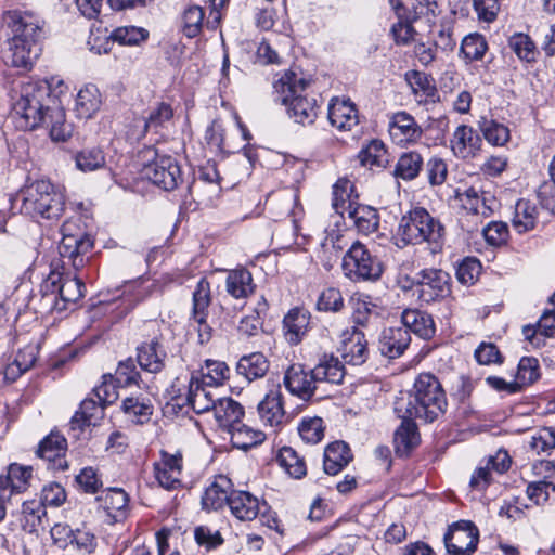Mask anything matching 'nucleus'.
<instances>
[{
	"label": "nucleus",
	"mask_w": 555,
	"mask_h": 555,
	"mask_svg": "<svg viewBox=\"0 0 555 555\" xmlns=\"http://www.w3.org/2000/svg\"><path fill=\"white\" fill-rule=\"evenodd\" d=\"M447 406L446 395L438 379L428 373L418 375L414 392L395 402V411L400 418H418L431 423Z\"/></svg>",
	"instance_id": "obj_1"
},
{
	"label": "nucleus",
	"mask_w": 555,
	"mask_h": 555,
	"mask_svg": "<svg viewBox=\"0 0 555 555\" xmlns=\"http://www.w3.org/2000/svg\"><path fill=\"white\" fill-rule=\"evenodd\" d=\"M345 376V367L338 358L324 356L311 370L301 364H292L284 374L283 384L288 392L302 401L310 400L318 383L340 384Z\"/></svg>",
	"instance_id": "obj_2"
},
{
	"label": "nucleus",
	"mask_w": 555,
	"mask_h": 555,
	"mask_svg": "<svg viewBox=\"0 0 555 555\" xmlns=\"http://www.w3.org/2000/svg\"><path fill=\"white\" fill-rule=\"evenodd\" d=\"M310 80L302 73L285 70L273 83L278 101L288 106L289 116L298 124L310 125L317 117V101L306 93Z\"/></svg>",
	"instance_id": "obj_3"
},
{
	"label": "nucleus",
	"mask_w": 555,
	"mask_h": 555,
	"mask_svg": "<svg viewBox=\"0 0 555 555\" xmlns=\"http://www.w3.org/2000/svg\"><path fill=\"white\" fill-rule=\"evenodd\" d=\"M56 103V98L51 94L50 86L47 82L24 85L18 99L13 104V111L18 116V127L24 130H33L47 124V116Z\"/></svg>",
	"instance_id": "obj_4"
},
{
	"label": "nucleus",
	"mask_w": 555,
	"mask_h": 555,
	"mask_svg": "<svg viewBox=\"0 0 555 555\" xmlns=\"http://www.w3.org/2000/svg\"><path fill=\"white\" fill-rule=\"evenodd\" d=\"M398 233L405 244L427 242L436 248L441 245L444 227L425 208L416 207L401 218Z\"/></svg>",
	"instance_id": "obj_5"
},
{
	"label": "nucleus",
	"mask_w": 555,
	"mask_h": 555,
	"mask_svg": "<svg viewBox=\"0 0 555 555\" xmlns=\"http://www.w3.org/2000/svg\"><path fill=\"white\" fill-rule=\"evenodd\" d=\"M142 160V177L153 184L171 191L182 181V173L178 162L169 155L159 154L154 147H146L139 153Z\"/></svg>",
	"instance_id": "obj_6"
},
{
	"label": "nucleus",
	"mask_w": 555,
	"mask_h": 555,
	"mask_svg": "<svg viewBox=\"0 0 555 555\" xmlns=\"http://www.w3.org/2000/svg\"><path fill=\"white\" fill-rule=\"evenodd\" d=\"M65 196L50 181L38 180L26 190L22 209L31 216L59 218L64 211Z\"/></svg>",
	"instance_id": "obj_7"
},
{
	"label": "nucleus",
	"mask_w": 555,
	"mask_h": 555,
	"mask_svg": "<svg viewBox=\"0 0 555 555\" xmlns=\"http://www.w3.org/2000/svg\"><path fill=\"white\" fill-rule=\"evenodd\" d=\"M41 293L46 306L62 312L83 296L85 284L76 276H63L57 272H51L41 284Z\"/></svg>",
	"instance_id": "obj_8"
},
{
	"label": "nucleus",
	"mask_w": 555,
	"mask_h": 555,
	"mask_svg": "<svg viewBox=\"0 0 555 555\" xmlns=\"http://www.w3.org/2000/svg\"><path fill=\"white\" fill-rule=\"evenodd\" d=\"M345 275L353 281H374L383 273L382 262L360 242H354L343 258Z\"/></svg>",
	"instance_id": "obj_9"
},
{
	"label": "nucleus",
	"mask_w": 555,
	"mask_h": 555,
	"mask_svg": "<svg viewBox=\"0 0 555 555\" xmlns=\"http://www.w3.org/2000/svg\"><path fill=\"white\" fill-rule=\"evenodd\" d=\"M462 207L465 210V215L462 217V227L467 232L477 231L486 218H489L492 214V207L489 203L490 199L485 194H479L474 188L465 190L463 193L457 195Z\"/></svg>",
	"instance_id": "obj_10"
},
{
	"label": "nucleus",
	"mask_w": 555,
	"mask_h": 555,
	"mask_svg": "<svg viewBox=\"0 0 555 555\" xmlns=\"http://www.w3.org/2000/svg\"><path fill=\"white\" fill-rule=\"evenodd\" d=\"M450 275L440 269H424L416 275L418 299L429 304L447 297L450 289Z\"/></svg>",
	"instance_id": "obj_11"
},
{
	"label": "nucleus",
	"mask_w": 555,
	"mask_h": 555,
	"mask_svg": "<svg viewBox=\"0 0 555 555\" xmlns=\"http://www.w3.org/2000/svg\"><path fill=\"white\" fill-rule=\"evenodd\" d=\"M479 532L472 521L453 524L444 534L447 552L451 555H472L478 544Z\"/></svg>",
	"instance_id": "obj_12"
},
{
	"label": "nucleus",
	"mask_w": 555,
	"mask_h": 555,
	"mask_svg": "<svg viewBox=\"0 0 555 555\" xmlns=\"http://www.w3.org/2000/svg\"><path fill=\"white\" fill-rule=\"evenodd\" d=\"M62 241L59 245V253L62 258H67L74 268L83 266V256L93 247V241L83 232L72 233V223L66 222L62 227Z\"/></svg>",
	"instance_id": "obj_13"
},
{
	"label": "nucleus",
	"mask_w": 555,
	"mask_h": 555,
	"mask_svg": "<svg viewBox=\"0 0 555 555\" xmlns=\"http://www.w3.org/2000/svg\"><path fill=\"white\" fill-rule=\"evenodd\" d=\"M7 18L12 35L24 39L26 43L33 41L39 46L44 35V21L40 16L28 11H12Z\"/></svg>",
	"instance_id": "obj_14"
},
{
	"label": "nucleus",
	"mask_w": 555,
	"mask_h": 555,
	"mask_svg": "<svg viewBox=\"0 0 555 555\" xmlns=\"http://www.w3.org/2000/svg\"><path fill=\"white\" fill-rule=\"evenodd\" d=\"M388 132L391 141L400 146L414 144L423 137V129L406 112H397L390 117Z\"/></svg>",
	"instance_id": "obj_15"
},
{
	"label": "nucleus",
	"mask_w": 555,
	"mask_h": 555,
	"mask_svg": "<svg viewBox=\"0 0 555 555\" xmlns=\"http://www.w3.org/2000/svg\"><path fill=\"white\" fill-rule=\"evenodd\" d=\"M39 53L40 47L38 44L33 43V41L26 43L24 39L13 35L7 42L2 59L9 66L30 69Z\"/></svg>",
	"instance_id": "obj_16"
},
{
	"label": "nucleus",
	"mask_w": 555,
	"mask_h": 555,
	"mask_svg": "<svg viewBox=\"0 0 555 555\" xmlns=\"http://www.w3.org/2000/svg\"><path fill=\"white\" fill-rule=\"evenodd\" d=\"M154 473L159 486L172 490L181 486L182 454L160 452V460L154 464Z\"/></svg>",
	"instance_id": "obj_17"
},
{
	"label": "nucleus",
	"mask_w": 555,
	"mask_h": 555,
	"mask_svg": "<svg viewBox=\"0 0 555 555\" xmlns=\"http://www.w3.org/2000/svg\"><path fill=\"white\" fill-rule=\"evenodd\" d=\"M51 535L55 541L65 537L68 540V545L83 555L92 554L98 546L96 537L86 527L73 530L66 525L57 524L51 528Z\"/></svg>",
	"instance_id": "obj_18"
},
{
	"label": "nucleus",
	"mask_w": 555,
	"mask_h": 555,
	"mask_svg": "<svg viewBox=\"0 0 555 555\" xmlns=\"http://www.w3.org/2000/svg\"><path fill=\"white\" fill-rule=\"evenodd\" d=\"M328 120L338 131H350L359 124L358 109L345 98H334L328 104Z\"/></svg>",
	"instance_id": "obj_19"
},
{
	"label": "nucleus",
	"mask_w": 555,
	"mask_h": 555,
	"mask_svg": "<svg viewBox=\"0 0 555 555\" xmlns=\"http://www.w3.org/2000/svg\"><path fill=\"white\" fill-rule=\"evenodd\" d=\"M229 508L236 519L251 521L262 512V508H267V504L261 503L250 492L236 490L231 491Z\"/></svg>",
	"instance_id": "obj_20"
},
{
	"label": "nucleus",
	"mask_w": 555,
	"mask_h": 555,
	"mask_svg": "<svg viewBox=\"0 0 555 555\" xmlns=\"http://www.w3.org/2000/svg\"><path fill=\"white\" fill-rule=\"evenodd\" d=\"M67 450V441L59 433H51L39 444L37 454L51 464L55 470H65L68 465L64 459Z\"/></svg>",
	"instance_id": "obj_21"
},
{
	"label": "nucleus",
	"mask_w": 555,
	"mask_h": 555,
	"mask_svg": "<svg viewBox=\"0 0 555 555\" xmlns=\"http://www.w3.org/2000/svg\"><path fill=\"white\" fill-rule=\"evenodd\" d=\"M452 152L455 156L468 159L480 151L482 141L479 134L469 126H459L450 140Z\"/></svg>",
	"instance_id": "obj_22"
},
{
	"label": "nucleus",
	"mask_w": 555,
	"mask_h": 555,
	"mask_svg": "<svg viewBox=\"0 0 555 555\" xmlns=\"http://www.w3.org/2000/svg\"><path fill=\"white\" fill-rule=\"evenodd\" d=\"M411 343L409 330L398 326H389L383 330L379 337V350L383 356L396 359L403 354Z\"/></svg>",
	"instance_id": "obj_23"
},
{
	"label": "nucleus",
	"mask_w": 555,
	"mask_h": 555,
	"mask_svg": "<svg viewBox=\"0 0 555 555\" xmlns=\"http://www.w3.org/2000/svg\"><path fill=\"white\" fill-rule=\"evenodd\" d=\"M341 356L347 363L361 365L367 359V341L364 334L352 327L343 334Z\"/></svg>",
	"instance_id": "obj_24"
},
{
	"label": "nucleus",
	"mask_w": 555,
	"mask_h": 555,
	"mask_svg": "<svg viewBox=\"0 0 555 555\" xmlns=\"http://www.w3.org/2000/svg\"><path fill=\"white\" fill-rule=\"evenodd\" d=\"M218 399L215 388L197 382L196 378L190 379L185 401L195 413L214 411Z\"/></svg>",
	"instance_id": "obj_25"
},
{
	"label": "nucleus",
	"mask_w": 555,
	"mask_h": 555,
	"mask_svg": "<svg viewBox=\"0 0 555 555\" xmlns=\"http://www.w3.org/2000/svg\"><path fill=\"white\" fill-rule=\"evenodd\" d=\"M258 414L266 426L276 428L285 421L282 393L279 388L270 390L258 404Z\"/></svg>",
	"instance_id": "obj_26"
},
{
	"label": "nucleus",
	"mask_w": 555,
	"mask_h": 555,
	"mask_svg": "<svg viewBox=\"0 0 555 555\" xmlns=\"http://www.w3.org/2000/svg\"><path fill=\"white\" fill-rule=\"evenodd\" d=\"M167 353L157 339L143 343L138 347V363L149 373H159L165 367Z\"/></svg>",
	"instance_id": "obj_27"
},
{
	"label": "nucleus",
	"mask_w": 555,
	"mask_h": 555,
	"mask_svg": "<svg viewBox=\"0 0 555 555\" xmlns=\"http://www.w3.org/2000/svg\"><path fill=\"white\" fill-rule=\"evenodd\" d=\"M231 481L225 476H218L206 488L202 496L203 508L218 511L224 505L229 506L231 494Z\"/></svg>",
	"instance_id": "obj_28"
},
{
	"label": "nucleus",
	"mask_w": 555,
	"mask_h": 555,
	"mask_svg": "<svg viewBox=\"0 0 555 555\" xmlns=\"http://www.w3.org/2000/svg\"><path fill=\"white\" fill-rule=\"evenodd\" d=\"M121 410L132 422L144 424L153 414V404L149 396L139 391L122 399Z\"/></svg>",
	"instance_id": "obj_29"
},
{
	"label": "nucleus",
	"mask_w": 555,
	"mask_h": 555,
	"mask_svg": "<svg viewBox=\"0 0 555 555\" xmlns=\"http://www.w3.org/2000/svg\"><path fill=\"white\" fill-rule=\"evenodd\" d=\"M401 327L409 330V334L414 333L421 338H430L435 333L434 321L431 317L423 311L406 309L401 314Z\"/></svg>",
	"instance_id": "obj_30"
},
{
	"label": "nucleus",
	"mask_w": 555,
	"mask_h": 555,
	"mask_svg": "<svg viewBox=\"0 0 555 555\" xmlns=\"http://www.w3.org/2000/svg\"><path fill=\"white\" fill-rule=\"evenodd\" d=\"M351 460L352 453L346 442H332L324 450V472L328 475H336L347 466Z\"/></svg>",
	"instance_id": "obj_31"
},
{
	"label": "nucleus",
	"mask_w": 555,
	"mask_h": 555,
	"mask_svg": "<svg viewBox=\"0 0 555 555\" xmlns=\"http://www.w3.org/2000/svg\"><path fill=\"white\" fill-rule=\"evenodd\" d=\"M229 377V366L225 362L218 360H206L205 364L191 376V378H196L197 382L212 388L223 385Z\"/></svg>",
	"instance_id": "obj_32"
},
{
	"label": "nucleus",
	"mask_w": 555,
	"mask_h": 555,
	"mask_svg": "<svg viewBox=\"0 0 555 555\" xmlns=\"http://www.w3.org/2000/svg\"><path fill=\"white\" fill-rule=\"evenodd\" d=\"M218 425L227 431L241 423L243 406L232 398H219L212 411Z\"/></svg>",
	"instance_id": "obj_33"
},
{
	"label": "nucleus",
	"mask_w": 555,
	"mask_h": 555,
	"mask_svg": "<svg viewBox=\"0 0 555 555\" xmlns=\"http://www.w3.org/2000/svg\"><path fill=\"white\" fill-rule=\"evenodd\" d=\"M227 293L235 299H244L255 291L251 273L244 269L231 270L225 279Z\"/></svg>",
	"instance_id": "obj_34"
},
{
	"label": "nucleus",
	"mask_w": 555,
	"mask_h": 555,
	"mask_svg": "<svg viewBox=\"0 0 555 555\" xmlns=\"http://www.w3.org/2000/svg\"><path fill=\"white\" fill-rule=\"evenodd\" d=\"M353 195V184L346 178L338 179L333 185L332 207L341 217L347 216L351 207L358 205Z\"/></svg>",
	"instance_id": "obj_35"
},
{
	"label": "nucleus",
	"mask_w": 555,
	"mask_h": 555,
	"mask_svg": "<svg viewBox=\"0 0 555 555\" xmlns=\"http://www.w3.org/2000/svg\"><path fill=\"white\" fill-rule=\"evenodd\" d=\"M102 99L100 91L94 85L82 87L76 98L75 111L79 118H91L101 107Z\"/></svg>",
	"instance_id": "obj_36"
},
{
	"label": "nucleus",
	"mask_w": 555,
	"mask_h": 555,
	"mask_svg": "<svg viewBox=\"0 0 555 555\" xmlns=\"http://www.w3.org/2000/svg\"><path fill=\"white\" fill-rule=\"evenodd\" d=\"M268 370L269 361L261 352L243 356L236 364L237 374L244 376L248 382L263 377Z\"/></svg>",
	"instance_id": "obj_37"
},
{
	"label": "nucleus",
	"mask_w": 555,
	"mask_h": 555,
	"mask_svg": "<svg viewBox=\"0 0 555 555\" xmlns=\"http://www.w3.org/2000/svg\"><path fill=\"white\" fill-rule=\"evenodd\" d=\"M310 313L300 308L292 309L284 318L286 335L292 344H298L309 327Z\"/></svg>",
	"instance_id": "obj_38"
},
{
	"label": "nucleus",
	"mask_w": 555,
	"mask_h": 555,
	"mask_svg": "<svg viewBox=\"0 0 555 555\" xmlns=\"http://www.w3.org/2000/svg\"><path fill=\"white\" fill-rule=\"evenodd\" d=\"M347 217L353 221L358 231L365 235L375 232L379 224L377 210L366 205L358 204L351 207Z\"/></svg>",
	"instance_id": "obj_39"
},
{
	"label": "nucleus",
	"mask_w": 555,
	"mask_h": 555,
	"mask_svg": "<svg viewBox=\"0 0 555 555\" xmlns=\"http://www.w3.org/2000/svg\"><path fill=\"white\" fill-rule=\"evenodd\" d=\"M413 420L402 418L400 427L395 433L396 451L401 456L409 454L420 442V435Z\"/></svg>",
	"instance_id": "obj_40"
},
{
	"label": "nucleus",
	"mask_w": 555,
	"mask_h": 555,
	"mask_svg": "<svg viewBox=\"0 0 555 555\" xmlns=\"http://www.w3.org/2000/svg\"><path fill=\"white\" fill-rule=\"evenodd\" d=\"M39 347L36 344H29L20 349L12 363L5 369V377L15 379L21 374L31 369L37 360Z\"/></svg>",
	"instance_id": "obj_41"
},
{
	"label": "nucleus",
	"mask_w": 555,
	"mask_h": 555,
	"mask_svg": "<svg viewBox=\"0 0 555 555\" xmlns=\"http://www.w3.org/2000/svg\"><path fill=\"white\" fill-rule=\"evenodd\" d=\"M228 433L231 436L233 447L242 450L255 447L266 439V435L262 431L255 430L242 422L229 429Z\"/></svg>",
	"instance_id": "obj_42"
},
{
	"label": "nucleus",
	"mask_w": 555,
	"mask_h": 555,
	"mask_svg": "<svg viewBox=\"0 0 555 555\" xmlns=\"http://www.w3.org/2000/svg\"><path fill=\"white\" fill-rule=\"evenodd\" d=\"M47 126L50 129V137L53 141L64 142L70 138L73 128L72 125L66 122L65 112L63 107L56 103L52 111L47 116Z\"/></svg>",
	"instance_id": "obj_43"
},
{
	"label": "nucleus",
	"mask_w": 555,
	"mask_h": 555,
	"mask_svg": "<svg viewBox=\"0 0 555 555\" xmlns=\"http://www.w3.org/2000/svg\"><path fill=\"white\" fill-rule=\"evenodd\" d=\"M538 217V209L528 199H519L515 205L513 227L518 233L530 231L534 228Z\"/></svg>",
	"instance_id": "obj_44"
},
{
	"label": "nucleus",
	"mask_w": 555,
	"mask_h": 555,
	"mask_svg": "<svg viewBox=\"0 0 555 555\" xmlns=\"http://www.w3.org/2000/svg\"><path fill=\"white\" fill-rule=\"evenodd\" d=\"M46 516V506L41 501L29 500L22 505L21 525L24 531L33 533L38 530Z\"/></svg>",
	"instance_id": "obj_45"
},
{
	"label": "nucleus",
	"mask_w": 555,
	"mask_h": 555,
	"mask_svg": "<svg viewBox=\"0 0 555 555\" xmlns=\"http://www.w3.org/2000/svg\"><path fill=\"white\" fill-rule=\"evenodd\" d=\"M353 321L359 325H366L373 318H377L376 306L370 296L354 294L350 298Z\"/></svg>",
	"instance_id": "obj_46"
},
{
	"label": "nucleus",
	"mask_w": 555,
	"mask_h": 555,
	"mask_svg": "<svg viewBox=\"0 0 555 555\" xmlns=\"http://www.w3.org/2000/svg\"><path fill=\"white\" fill-rule=\"evenodd\" d=\"M281 467L293 478L300 479L307 474L304 459L291 447H283L278 456Z\"/></svg>",
	"instance_id": "obj_47"
},
{
	"label": "nucleus",
	"mask_w": 555,
	"mask_h": 555,
	"mask_svg": "<svg viewBox=\"0 0 555 555\" xmlns=\"http://www.w3.org/2000/svg\"><path fill=\"white\" fill-rule=\"evenodd\" d=\"M406 79L418 103L434 100L436 95V88L425 73H408Z\"/></svg>",
	"instance_id": "obj_48"
},
{
	"label": "nucleus",
	"mask_w": 555,
	"mask_h": 555,
	"mask_svg": "<svg viewBox=\"0 0 555 555\" xmlns=\"http://www.w3.org/2000/svg\"><path fill=\"white\" fill-rule=\"evenodd\" d=\"M522 333L526 339L534 346L540 345L538 335L555 337V311H547L543 313L538 322V328L532 325H526L522 328Z\"/></svg>",
	"instance_id": "obj_49"
},
{
	"label": "nucleus",
	"mask_w": 555,
	"mask_h": 555,
	"mask_svg": "<svg viewBox=\"0 0 555 555\" xmlns=\"http://www.w3.org/2000/svg\"><path fill=\"white\" fill-rule=\"evenodd\" d=\"M210 284L203 278L198 281L193 293V315L199 324L206 322L207 309L210 305Z\"/></svg>",
	"instance_id": "obj_50"
},
{
	"label": "nucleus",
	"mask_w": 555,
	"mask_h": 555,
	"mask_svg": "<svg viewBox=\"0 0 555 555\" xmlns=\"http://www.w3.org/2000/svg\"><path fill=\"white\" fill-rule=\"evenodd\" d=\"M359 159L364 166L384 167L388 163L387 150L383 141L371 140L359 153Z\"/></svg>",
	"instance_id": "obj_51"
},
{
	"label": "nucleus",
	"mask_w": 555,
	"mask_h": 555,
	"mask_svg": "<svg viewBox=\"0 0 555 555\" xmlns=\"http://www.w3.org/2000/svg\"><path fill=\"white\" fill-rule=\"evenodd\" d=\"M423 167V158L416 152L403 153L396 165L395 175L403 180L415 179Z\"/></svg>",
	"instance_id": "obj_52"
},
{
	"label": "nucleus",
	"mask_w": 555,
	"mask_h": 555,
	"mask_svg": "<svg viewBox=\"0 0 555 555\" xmlns=\"http://www.w3.org/2000/svg\"><path fill=\"white\" fill-rule=\"evenodd\" d=\"M485 139L492 145L501 146L509 140L508 128L491 118L481 117L478 122Z\"/></svg>",
	"instance_id": "obj_53"
},
{
	"label": "nucleus",
	"mask_w": 555,
	"mask_h": 555,
	"mask_svg": "<svg viewBox=\"0 0 555 555\" xmlns=\"http://www.w3.org/2000/svg\"><path fill=\"white\" fill-rule=\"evenodd\" d=\"M488 50L486 38L480 34H469L461 43L460 53L467 62L481 60Z\"/></svg>",
	"instance_id": "obj_54"
},
{
	"label": "nucleus",
	"mask_w": 555,
	"mask_h": 555,
	"mask_svg": "<svg viewBox=\"0 0 555 555\" xmlns=\"http://www.w3.org/2000/svg\"><path fill=\"white\" fill-rule=\"evenodd\" d=\"M76 167L83 171H94L105 166V155L99 147L83 149L75 156Z\"/></svg>",
	"instance_id": "obj_55"
},
{
	"label": "nucleus",
	"mask_w": 555,
	"mask_h": 555,
	"mask_svg": "<svg viewBox=\"0 0 555 555\" xmlns=\"http://www.w3.org/2000/svg\"><path fill=\"white\" fill-rule=\"evenodd\" d=\"M528 446L537 455L550 454L555 449V427H543L537 430L530 437Z\"/></svg>",
	"instance_id": "obj_56"
},
{
	"label": "nucleus",
	"mask_w": 555,
	"mask_h": 555,
	"mask_svg": "<svg viewBox=\"0 0 555 555\" xmlns=\"http://www.w3.org/2000/svg\"><path fill=\"white\" fill-rule=\"evenodd\" d=\"M107 514L117 519L128 506V494L122 489H111L100 498Z\"/></svg>",
	"instance_id": "obj_57"
},
{
	"label": "nucleus",
	"mask_w": 555,
	"mask_h": 555,
	"mask_svg": "<svg viewBox=\"0 0 555 555\" xmlns=\"http://www.w3.org/2000/svg\"><path fill=\"white\" fill-rule=\"evenodd\" d=\"M205 13L198 5H191L184 10L182 15V31L188 38L199 35L204 26Z\"/></svg>",
	"instance_id": "obj_58"
},
{
	"label": "nucleus",
	"mask_w": 555,
	"mask_h": 555,
	"mask_svg": "<svg viewBox=\"0 0 555 555\" xmlns=\"http://www.w3.org/2000/svg\"><path fill=\"white\" fill-rule=\"evenodd\" d=\"M109 38L125 46H138L149 38V31L143 27L122 26L112 31Z\"/></svg>",
	"instance_id": "obj_59"
},
{
	"label": "nucleus",
	"mask_w": 555,
	"mask_h": 555,
	"mask_svg": "<svg viewBox=\"0 0 555 555\" xmlns=\"http://www.w3.org/2000/svg\"><path fill=\"white\" fill-rule=\"evenodd\" d=\"M509 47L522 61L533 62L537 59V47L531 38L526 34L519 33L513 35L509 38Z\"/></svg>",
	"instance_id": "obj_60"
},
{
	"label": "nucleus",
	"mask_w": 555,
	"mask_h": 555,
	"mask_svg": "<svg viewBox=\"0 0 555 555\" xmlns=\"http://www.w3.org/2000/svg\"><path fill=\"white\" fill-rule=\"evenodd\" d=\"M298 433L307 443L320 442L324 437L323 420L317 416L304 418L298 426Z\"/></svg>",
	"instance_id": "obj_61"
},
{
	"label": "nucleus",
	"mask_w": 555,
	"mask_h": 555,
	"mask_svg": "<svg viewBox=\"0 0 555 555\" xmlns=\"http://www.w3.org/2000/svg\"><path fill=\"white\" fill-rule=\"evenodd\" d=\"M120 385L111 374H105L102 377V383L98 385L93 392L98 398L100 404L107 405L114 403L118 397V387Z\"/></svg>",
	"instance_id": "obj_62"
},
{
	"label": "nucleus",
	"mask_w": 555,
	"mask_h": 555,
	"mask_svg": "<svg viewBox=\"0 0 555 555\" xmlns=\"http://www.w3.org/2000/svg\"><path fill=\"white\" fill-rule=\"evenodd\" d=\"M344 308V298L339 289L334 287L321 292L317 300V309L324 312H338Z\"/></svg>",
	"instance_id": "obj_63"
},
{
	"label": "nucleus",
	"mask_w": 555,
	"mask_h": 555,
	"mask_svg": "<svg viewBox=\"0 0 555 555\" xmlns=\"http://www.w3.org/2000/svg\"><path fill=\"white\" fill-rule=\"evenodd\" d=\"M539 378V364L535 358L525 357L518 363L516 382L518 386L530 385Z\"/></svg>",
	"instance_id": "obj_64"
}]
</instances>
